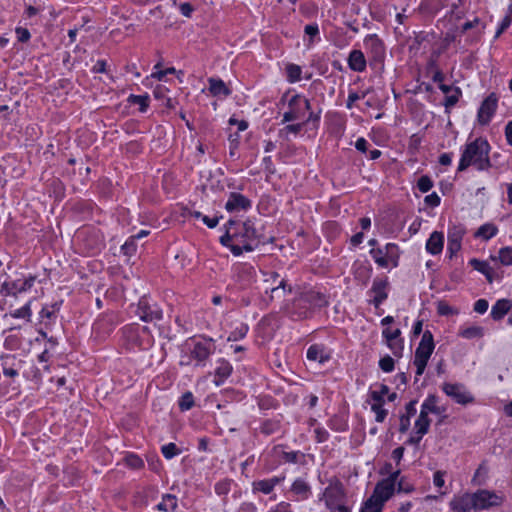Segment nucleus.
<instances>
[{"label":"nucleus","mask_w":512,"mask_h":512,"mask_svg":"<svg viewBox=\"0 0 512 512\" xmlns=\"http://www.w3.org/2000/svg\"><path fill=\"white\" fill-rule=\"evenodd\" d=\"M285 480V476H274L269 479L256 480L252 483L253 493H262L268 495L273 492L276 485Z\"/></svg>","instance_id":"obj_18"},{"label":"nucleus","mask_w":512,"mask_h":512,"mask_svg":"<svg viewBox=\"0 0 512 512\" xmlns=\"http://www.w3.org/2000/svg\"><path fill=\"white\" fill-rule=\"evenodd\" d=\"M389 393V388L387 385H381L379 390H373L370 392V398L372 402L375 403H384V397Z\"/></svg>","instance_id":"obj_43"},{"label":"nucleus","mask_w":512,"mask_h":512,"mask_svg":"<svg viewBox=\"0 0 512 512\" xmlns=\"http://www.w3.org/2000/svg\"><path fill=\"white\" fill-rule=\"evenodd\" d=\"M388 347L396 357H401L404 349L403 340L401 338L386 341Z\"/></svg>","instance_id":"obj_46"},{"label":"nucleus","mask_w":512,"mask_h":512,"mask_svg":"<svg viewBox=\"0 0 512 512\" xmlns=\"http://www.w3.org/2000/svg\"><path fill=\"white\" fill-rule=\"evenodd\" d=\"M302 69L299 65L288 64L286 66L287 80L290 83L298 82L301 79Z\"/></svg>","instance_id":"obj_37"},{"label":"nucleus","mask_w":512,"mask_h":512,"mask_svg":"<svg viewBox=\"0 0 512 512\" xmlns=\"http://www.w3.org/2000/svg\"><path fill=\"white\" fill-rule=\"evenodd\" d=\"M490 144L486 139L477 138L465 145L462 151L457 170L465 171L468 167L473 166L478 171H485L491 167L489 158Z\"/></svg>","instance_id":"obj_2"},{"label":"nucleus","mask_w":512,"mask_h":512,"mask_svg":"<svg viewBox=\"0 0 512 512\" xmlns=\"http://www.w3.org/2000/svg\"><path fill=\"white\" fill-rule=\"evenodd\" d=\"M304 32L312 39L319 34V27L317 24H308L305 26Z\"/></svg>","instance_id":"obj_62"},{"label":"nucleus","mask_w":512,"mask_h":512,"mask_svg":"<svg viewBox=\"0 0 512 512\" xmlns=\"http://www.w3.org/2000/svg\"><path fill=\"white\" fill-rule=\"evenodd\" d=\"M444 246V235L442 232L434 231L426 242V250L432 255L442 252Z\"/></svg>","instance_id":"obj_22"},{"label":"nucleus","mask_w":512,"mask_h":512,"mask_svg":"<svg viewBox=\"0 0 512 512\" xmlns=\"http://www.w3.org/2000/svg\"><path fill=\"white\" fill-rule=\"evenodd\" d=\"M265 276L268 277L264 279V282L273 285L272 287L267 286L265 289L266 293L270 290V300L273 301L274 299H280L285 296L287 291L286 281L284 279H279V274L274 271L266 273Z\"/></svg>","instance_id":"obj_11"},{"label":"nucleus","mask_w":512,"mask_h":512,"mask_svg":"<svg viewBox=\"0 0 512 512\" xmlns=\"http://www.w3.org/2000/svg\"><path fill=\"white\" fill-rule=\"evenodd\" d=\"M511 20L509 18L504 17L495 33L494 38L500 37V35L511 25Z\"/></svg>","instance_id":"obj_63"},{"label":"nucleus","mask_w":512,"mask_h":512,"mask_svg":"<svg viewBox=\"0 0 512 512\" xmlns=\"http://www.w3.org/2000/svg\"><path fill=\"white\" fill-rule=\"evenodd\" d=\"M209 82V92L215 96V97H220V96H229L231 91L230 89L226 86V84L224 83L223 80L221 79H215V78H209L208 80Z\"/></svg>","instance_id":"obj_27"},{"label":"nucleus","mask_w":512,"mask_h":512,"mask_svg":"<svg viewBox=\"0 0 512 512\" xmlns=\"http://www.w3.org/2000/svg\"><path fill=\"white\" fill-rule=\"evenodd\" d=\"M230 490V481L224 480L215 484V492L218 495H225Z\"/></svg>","instance_id":"obj_53"},{"label":"nucleus","mask_w":512,"mask_h":512,"mask_svg":"<svg viewBox=\"0 0 512 512\" xmlns=\"http://www.w3.org/2000/svg\"><path fill=\"white\" fill-rule=\"evenodd\" d=\"M181 411L190 410L194 406V396L191 392L184 393L178 402Z\"/></svg>","instance_id":"obj_42"},{"label":"nucleus","mask_w":512,"mask_h":512,"mask_svg":"<svg viewBox=\"0 0 512 512\" xmlns=\"http://www.w3.org/2000/svg\"><path fill=\"white\" fill-rule=\"evenodd\" d=\"M366 96V93H363L362 95H359L358 93L354 92V91H351L348 95V98H347V102H346V107L348 109H351L353 107V104L361 99V98H364Z\"/></svg>","instance_id":"obj_57"},{"label":"nucleus","mask_w":512,"mask_h":512,"mask_svg":"<svg viewBox=\"0 0 512 512\" xmlns=\"http://www.w3.org/2000/svg\"><path fill=\"white\" fill-rule=\"evenodd\" d=\"M442 391L457 404L465 406L475 402L473 394L462 383L445 382Z\"/></svg>","instance_id":"obj_7"},{"label":"nucleus","mask_w":512,"mask_h":512,"mask_svg":"<svg viewBox=\"0 0 512 512\" xmlns=\"http://www.w3.org/2000/svg\"><path fill=\"white\" fill-rule=\"evenodd\" d=\"M445 472L443 471H436L433 476V483L436 487H443L445 484L444 480Z\"/></svg>","instance_id":"obj_60"},{"label":"nucleus","mask_w":512,"mask_h":512,"mask_svg":"<svg viewBox=\"0 0 512 512\" xmlns=\"http://www.w3.org/2000/svg\"><path fill=\"white\" fill-rule=\"evenodd\" d=\"M310 109V101L300 94H295L288 100V110L283 114L282 123L302 119L305 112Z\"/></svg>","instance_id":"obj_5"},{"label":"nucleus","mask_w":512,"mask_h":512,"mask_svg":"<svg viewBox=\"0 0 512 512\" xmlns=\"http://www.w3.org/2000/svg\"><path fill=\"white\" fill-rule=\"evenodd\" d=\"M215 350L216 346L212 339L202 338L193 342V346L190 349V357L196 361V367H203Z\"/></svg>","instance_id":"obj_6"},{"label":"nucleus","mask_w":512,"mask_h":512,"mask_svg":"<svg viewBox=\"0 0 512 512\" xmlns=\"http://www.w3.org/2000/svg\"><path fill=\"white\" fill-rule=\"evenodd\" d=\"M498 232V229L493 224H484L478 228V230L475 233V237L482 238L484 240H489L492 237H494Z\"/></svg>","instance_id":"obj_32"},{"label":"nucleus","mask_w":512,"mask_h":512,"mask_svg":"<svg viewBox=\"0 0 512 512\" xmlns=\"http://www.w3.org/2000/svg\"><path fill=\"white\" fill-rule=\"evenodd\" d=\"M250 207L251 201L246 196L237 192H231L225 204V209L228 212L247 210Z\"/></svg>","instance_id":"obj_19"},{"label":"nucleus","mask_w":512,"mask_h":512,"mask_svg":"<svg viewBox=\"0 0 512 512\" xmlns=\"http://www.w3.org/2000/svg\"><path fill=\"white\" fill-rule=\"evenodd\" d=\"M291 492L300 500H306L311 494V487L302 478H297L291 485Z\"/></svg>","instance_id":"obj_24"},{"label":"nucleus","mask_w":512,"mask_h":512,"mask_svg":"<svg viewBox=\"0 0 512 512\" xmlns=\"http://www.w3.org/2000/svg\"><path fill=\"white\" fill-rule=\"evenodd\" d=\"M278 431H279L278 422L267 420L261 426V433L264 435H267V436L272 435Z\"/></svg>","instance_id":"obj_47"},{"label":"nucleus","mask_w":512,"mask_h":512,"mask_svg":"<svg viewBox=\"0 0 512 512\" xmlns=\"http://www.w3.org/2000/svg\"><path fill=\"white\" fill-rule=\"evenodd\" d=\"M135 313L144 322H156L163 317V312L158 305L149 303L145 297L139 300Z\"/></svg>","instance_id":"obj_10"},{"label":"nucleus","mask_w":512,"mask_h":512,"mask_svg":"<svg viewBox=\"0 0 512 512\" xmlns=\"http://www.w3.org/2000/svg\"><path fill=\"white\" fill-rule=\"evenodd\" d=\"M511 307L512 304L509 300L500 299L492 306L491 317L494 320H500L509 312Z\"/></svg>","instance_id":"obj_28"},{"label":"nucleus","mask_w":512,"mask_h":512,"mask_svg":"<svg viewBox=\"0 0 512 512\" xmlns=\"http://www.w3.org/2000/svg\"><path fill=\"white\" fill-rule=\"evenodd\" d=\"M125 255H132L136 251L135 239L131 236L121 247Z\"/></svg>","instance_id":"obj_51"},{"label":"nucleus","mask_w":512,"mask_h":512,"mask_svg":"<svg viewBox=\"0 0 512 512\" xmlns=\"http://www.w3.org/2000/svg\"><path fill=\"white\" fill-rule=\"evenodd\" d=\"M400 335H401L400 329L391 330L389 328H386L382 332V336L385 338L386 341L399 339Z\"/></svg>","instance_id":"obj_52"},{"label":"nucleus","mask_w":512,"mask_h":512,"mask_svg":"<svg viewBox=\"0 0 512 512\" xmlns=\"http://www.w3.org/2000/svg\"><path fill=\"white\" fill-rule=\"evenodd\" d=\"M388 286L389 282L387 277L374 278L369 292L374 295L370 302L375 308H379V306L388 298Z\"/></svg>","instance_id":"obj_14"},{"label":"nucleus","mask_w":512,"mask_h":512,"mask_svg":"<svg viewBox=\"0 0 512 512\" xmlns=\"http://www.w3.org/2000/svg\"><path fill=\"white\" fill-rule=\"evenodd\" d=\"M305 124H306V122L296 123V124H288L282 131H285L287 133L297 134L302 130V128Z\"/></svg>","instance_id":"obj_59"},{"label":"nucleus","mask_w":512,"mask_h":512,"mask_svg":"<svg viewBox=\"0 0 512 512\" xmlns=\"http://www.w3.org/2000/svg\"><path fill=\"white\" fill-rule=\"evenodd\" d=\"M394 491L395 487L392 485V480L383 479L376 484L373 494L370 497L384 505V503L391 498Z\"/></svg>","instance_id":"obj_16"},{"label":"nucleus","mask_w":512,"mask_h":512,"mask_svg":"<svg viewBox=\"0 0 512 512\" xmlns=\"http://www.w3.org/2000/svg\"><path fill=\"white\" fill-rule=\"evenodd\" d=\"M307 359L324 364L331 359V351L322 344H313L307 350Z\"/></svg>","instance_id":"obj_20"},{"label":"nucleus","mask_w":512,"mask_h":512,"mask_svg":"<svg viewBox=\"0 0 512 512\" xmlns=\"http://www.w3.org/2000/svg\"><path fill=\"white\" fill-rule=\"evenodd\" d=\"M161 452L166 459H172L181 453V450L174 443H168L162 446Z\"/></svg>","instance_id":"obj_45"},{"label":"nucleus","mask_w":512,"mask_h":512,"mask_svg":"<svg viewBox=\"0 0 512 512\" xmlns=\"http://www.w3.org/2000/svg\"><path fill=\"white\" fill-rule=\"evenodd\" d=\"M16 34L18 41L22 43L27 42L31 37L29 30L22 27L16 28Z\"/></svg>","instance_id":"obj_58"},{"label":"nucleus","mask_w":512,"mask_h":512,"mask_svg":"<svg viewBox=\"0 0 512 512\" xmlns=\"http://www.w3.org/2000/svg\"><path fill=\"white\" fill-rule=\"evenodd\" d=\"M437 313L441 316H450L459 314V310L445 301H439L437 302Z\"/></svg>","instance_id":"obj_41"},{"label":"nucleus","mask_w":512,"mask_h":512,"mask_svg":"<svg viewBox=\"0 0 512 512\" xmlns=\"http://www.w3.org/2000/svg\"><path fill=\"white\" fill-rule=\"evenodd\" d=\"M499 260L503 265H512V248L504 247L499 251Z\"/></svg>","instance_id":"obj_49"},{"label":"nucleus","mask_w":512,"mask_h":512,"mask_svg":"<svg viewBox=\"0 0 512 512\" xmlns=\"http://www.w3.org/2000/svg\"><path fill=\"white\" fill-rule=\"evenodd\" d=\"M364 47L374 61H381L385 56L384 43L376 34H370L365 37Z\"/></svg>","instance_id":"obj_15"},{"label":"nucleus","mask_w":512,"mask_h":512,"mask_svg":"<svg viewBox=\"0 0 512 512\" xmlns=\"http://www.w3.org/2000/svg\"><path fill=\"white\" fill-rule=\"evenodd\" d=\"M370 255L381 268H387L389 265L398 266L399 249L394 243H388L383 248H372Z\"/></svg>","instance_id":"obj_4"},{"label":"nucleus","mask_w":512,"mask_h":512,"mask_svg":"<svg viewBox=\"0 0 512 512\" xmlns=\"http://www.w3.org/2000/svg\"><path fill=\"white\" fill-rule=\"evenodd\" d=\"M466 233V229L463 225H453L448 230L447 238L450 242H459L462 243L463 236Z\"/></svg>","instance_id":"obj_33"},{"label":"nucleus","mask_w":512,"mask_h":512,"mask_svg":"<svg viewBox=\"0 0 512 512\" xmlns=\"http://www.w3.org/2000/svg\"><path fill=\"white\" fill-rule=\"evenodd\" d=\"M232 370V365L228 361L225 359H220L215 370V385L221 386L224 381L231 375Z\"/></svg>","instance_id":"obj_23"},{"label":"nucleus","mask_w":512,"mask_h":512,"mask_svg":"<svg viewBox=\"0 0 512 512\" xmlns=\"http://www.w3.org/2000/svg\"><path fill=\"white\" fill-rule=\"evenodd\" d=\"M347 63L349 68L355 72H363L366 69L367 62L364 53L361 50H352L349 53Z\"/></svg>","instance_id":"obj_21"},{"label":"nucleus","mask_w":512,"mask_h":512,"mask_svg":"<svg viewBox=\"0 0 512 512\" xmlns=\"http://www.w3.org/2000/svg\"><path fill=\"white\" fill-rule=\"evenodd\" d=\"M303 294L306 297V302L310 305L312 310L316 308H321L327 305L328 301L326 299V296L320 292L309 290L303 292Z\"/></svg>","instance_id":"obj_26"},{"label":"nucleus","mask_w":512,"mask_h":512,"mask_svg":"<svg viewBox=\"0 0 512 512\" xmlns=\"http://www.w3.org/2000/svg\"><path fill=\"white\" fill-rule=\"evenodd\" d=\"M281 445L275 446L273 448V452L277 455H280L281 458L287 463H297L299 458L298 451L286 452L282 449Z\"/></svg>","instance_id":"obj_35"},{"label":"nucleus","mask_w":512,"mask_h":512,"mask_svg":"<svg viewBox=\"0 0 512 512\" xmlns=\"http://www.w3.org/2000/svg\"><path fill=\"white\" fill-rule=\"evenodd\" d=\"M460 249H461V243L450 242L448 240L447 252L449 253L450 258H452Z\"/></svg>","instance_id":"obj_64"},{"label":"nucleus","mask_w":512,"mask_h":512,"mask_svg":"<svg viewBox=\"0 0 512 512\" xmlns=\"http://www.w3.org/2000/svg\"><path fill=\"white\" fill-rule=\"evenodd\" d=\"M379 367L382 371L389 373L394 370V360L389 355H386L385 357L381 358L379 360Z\"/></svg>","instance_id":"obj_50"},{"label":"nucleus","mask_w":512,"mask_h":512,"mask_svg":"<svg viewBox=\"0 0 512 512\" xmlns=\"http://www.w3.org/2000/svg\"><path fill=\"white\" fill-rule=\"evenodd\" d=\"M431 420L425 412H420L415 421L416 434L425 435L430 427Z\"/></svg>","instance_id":"obj_31"},{"label":"nucleus","mask_w":512,"mask_h":512,"mask_svg":"<svg viewBox=\"0 0 512 512\" xmlns=\"http://www.w3.org/2000/svg\"><path fill=\"white\" fill-rule=\"evenodd\" d=\"M384 505L369 497L360 509V512H382Z\"/></svg>","instance_id":"obj_38"},{"label":"nucleus","mask_w":512,"mask_h":512,"mask_svg":"<svg viewBox=\"0 0 512 512\" xmlns=\"http://www.w3.org/2000/svg\"><path fill=\"white\" fill-rule=\"evenodd\" d=\"M268 512H293L292 507L288 502H280L271 508Z\"/></svg>","instance_id":"obj_55"},{"label":"nucleus","mask_w":512,"mask_h":512,"mask_svg":"<svg viewBox=\"0 0 512 512\" xmlns=\"http://www.w3.org/2000/svg\"><path fill=\"white\" fill-rule=\"evenodd\" d=\"M383 405L384 403L375 402H372L371 404V410L375 413V420L379 423H382L388 414V411L383 408Z\"/></svg>","instance_id":"obj_44"},{"label":"nucleus","mask_w":512,"mask_h":512,"mask_svg":"<svg viewBox=\"0 0 512 512\" xmlns=\"http://www.w3.org/2000/svg\"><path fill=\"white\" fill-rule=\"evenodd\" d=\"M474 510H484L503 503V497L489 490H478L472 494Z\"/></svg>","instance_id":"obj_8"},{"label":"nucleus","mask_w":512,"mask_h":512,"mask_svg":"<svg viewBox=\"0 0 512 512\" xmlns=\"http://www.w3.org/2000/svg\"><path fill=\"white\" fill-rule=\"evenodd\" d=\"M452 512H471L474 510V502L472 494L464 493L452 498L449 503Z\"/></svg>","instance_id":"obj_17"},{"label":"nucleus","mask_w":512,"mask_h":512,"mask_svg":"<svg viewBox=\"0 0 512 512\" xmlns=\"http://www.w3.org/2000/svg\"><path fill=\"white\" fill-rule=\"evenodd\" d=\"M469 264L477 271L482 273L489 283H492L495 279L496 273L494 269L485 261L473 258L469 261Z\"/></svg>","instance_id":"obj_25"},{"label":"nucleus","mask_w":512,"mask_h":512,"mask_svg":"<svg viewBox=\"0 0 512 512\" xmlns=\"http://www.w3.org/2000/svg\"><path fill=\"white\" fill-rule=\"evenodd\" d=\"M129 102L139 106L140 112H145L149 105L148 95H130Z\"/></svg>","instance_id":"obj_39"},{"label":"nucleus","mask_w":512,"mask_h":512,"mask_svg":"<svg viewBox=\"0 0 512 512\" xmlns=\"http://www.w3.org/2000/svg\"><path fill=\"white\" fill-rule=\"evenodd\" d=\"M305 300L306 297L302 292L295 297L291 303L285 304L283 309L293 319L307 318L312 311V308Z\"/></svg>","instance_id":"obj_9"},{"label":"nucleus","mask_w":512,"mask_h":512,"mask_svg":"<svg viewBox=\"0 0 512 512\" xmlns=\"http://www.w3.org/2000/svg\"><path fill=\"white\" fill-rule=\"evenodd\" d=\"M248 332V326L244 323H241L237 326L233 331L230 332L228 336V341H238L243 339Z\"/></svg>","instance_id":"obj_40"},{"label":"nucleus","mask_w":512,"mask_h":512,"mask_svg":"<svg viewBox=\"0 0 512 512\" xmlns=\"http://www.w3.org/2000/svg\"><path fill=\"white\" fill-rule=\"evenodd\" d=\"M35 281V277L30 276L25 280L5 281L0 288V294L3 296H16L18 293L29 290Z\"/></svg>","instance_id":"obj_12"},{"label":"nucleus","mask_w":512,"mask_h":512,"mask_svg":"<svg viewBox=\"0 0 512 512\" xmlns=\"http://www.w3.org/2000/svg\"><path fill=\"white\" fill-rule=\"evenodd\" d=\"M440 201L441 199L436 192H433L424 198V202L431 207L439 206Z\"/></svg>","instance_id":"obj_54"},{"label":"nucleus","mask_w":512,"mask_h":512,"mask_svg":"<svg viewBox=\"0 0 512 512\" xmlns=\"http://www.w3.org/2000/svg\"><path fill=\"white\" fill-rule=\"evenodd\" d=\"M434 348L433 334L429 330L424 331L414 355L413 364L416 367V376H421L424 373Z\"/></svg>","instance_id":"obj_3"},{"label":"nucleus","mask_w":512,"mask_h":512,"mask_svg":"<svg viewBox=\"0 0 512 512\" xmlns=\"http://www.w3.org/2000/svg\"><path fill=\"white\" fill-rule=\"evenodd\" d=\"M437 403H438L437 396H435L433 394L428 395L427 398L424 400V402L421 405L420 412H425V414H427V415L429 413H433V414H437V415L442 414L445 411V409L442 407H439L437 405Z\"/></svg>","instance_id":"obj_29"},{"label":"nucleus","mask_w":512,"mask_h":512,"mask_svg":"<svg viewBox=\"0 0 512 512\" xmlns=\"http://www.w3.org/2000/svg\"><path fill=\"white\" fill-rule=\"evenodd\" d=\"M498 106V97L495 93L489 94L481 103L478 110V121L481 125H487L493 115L495 114Z\"/></svg>","instance_id":"obj_13"},{"label":"nucleus","mask_w":512,"mask_h":512,"mask_svg":"<svg viewBox=\"0 0 512 512\" xmlns=\"http://www.w3.org/2000/svg\"><path fill=\"white\" fill-rule=\"evenodd\" d=\"M484 335V329L480 326H471L459 331V336L465 339L481 338Z\"/></svg>","instance_id":"obj_34"},{"label":"nucleus","mask_w":512,"mask_h":512,"mask_svg":"<svg viewBox=\"0 0 512 512\" xmlns=\"http://www.w3.org/2000/svg\"><path fill=\"white\" fill-rule=\"evenodd\" d=\"M12 318L15 319H26L28 322L31 320L32 311H31V301L26 303L23 307L16 309L15 311L9 314Z\"/></svg>","instance_id":"obj_36"},{"label":"nucleus","mask_w":512,"mask_h":512,"mask_svg":"<svg viewBox=\"0 0 512 512\" xmlns=\"http://www.w3.org/2000/svg\"><path fill=\"white\" fill-rule=\"evenodd\" d=\"M315 435H316V440L319 443L327 441L328 437H329L328 431L324 428H316Z\"/></svg>","instance_id":"obj_61"},{"label":"nucleus","mask_w":512,"mask_h":512,"mask_svg":"<svg viewBox=\"0 0 512 512\" xmlns=\"http://www.w3.org/2000/svg\"><path fill=\"white\" fill-rule=\"evenodd\" d=\"M178 506V500L175 495L165 494L160 503L156 505V509L163 512H173Z\"/></svg>","instance_id":"obj_30"},{"label":"nucleus","mask_w":512,"mask_h":512,"mask_svg":"<svg viewBox=\"0 0 512 512\" xmlns=\"http://www.w3.org/2000/svg\"><path fill=\"white\" fill-rule=\"evenodd\" d=\"M488 301L485 299H479L474 303V311L483 314L488 310Z\"/></svg>","instance_id":"obj_56"},{"label":"nucleus","mask_w":512,"mask_h":512,"mask_svg":"<svg viewBox=\"0 0 512 512\" xmlns=\"http://www.w3.org/2000/svg\"><path fill=\"white\" fill-rule=\"evenodd\" d=\"M225 229L220 243L228 247L234 256H240L244 251L251 252L262 243L261 234L250 219L244 222L229 220Z\"/></svg>","instance_id":"obj_1"},{"label":"nucleus","mask_w":512,"mask_h":512,"mask_svg":"<svg viewBox=\"0 0 512 512\" xmlns=\"http://www.w3.org/2000/svg\"><path fill=\"white\" fill-rule=\"evenodd\" d=\"M417 187L422 193H426L433 187V181L427 175H423L418 179Z\"/></svg>","instance_id":"obj_48"}]
</instances>
